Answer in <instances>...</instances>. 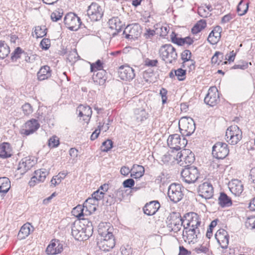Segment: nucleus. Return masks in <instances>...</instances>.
I'll list each match as a JSON object with an SVG mask.
<instances>
[{
	"instance_id": "nucleus-1",
	"label": "nucleus",
	"mask_w": 255,
	"mask_h": 255,
	"mask_svg": "<svg viewBox=\"0 0 255 255\" xmlns=\"http://www.w3.org/2000/svg\"><path fill=\"white\" fill-rule=\"evenodd\" d=\"M92 223L88 220L75 221L71 226L72 235L78 241L87 240L93 234Z\"/></svg>"
},
{
	"instance_id": "nucleus-2",
	"label": "nucleus",
	"mask_w": 255,
	"mask_h": 255,
	"mask_svg": "<svg viewBox=\"0 0 255 255\" xmlns=\"http://www.w3.org/2000/svg\"><path fill=\"white\" fill-rule=\"evenodd\" d=\"M112 230L113 228H110L109 225L104 226L103 227L100 226L98 232L102 239L97 244L101 250L108 252L115 247L116 243Z\"/></svg>"
},
{
	"instance_id": "nucleus-3",
	"label": "nucleus",
	"mask_w": 255,
	"mask_h": 255,
	"mask_svg": "<svg viewBox=\"0 0 255 255\" xmlns=\"http://www.w3.org/2000/svg\"><path fill=\"white\" fill-rule=\"evenodd\" d=\"M159 56L166 63H172L177 58L176 49L171 44H164L159 50Z\"/></svg>"
},
{
	"instance_id": "nucleus-4",
	"label": "nucleus",
	"mask_w": 255,
	"mask_h": 255,
	"mask_svg": "<svg viewBox=\"0 0 255 255\" xmlns=\"http://www.w3.org/2000/svg\"><path fill=\"white\" fill-rule=\"evenodd\" d=\"M166 223L168 230L177 234L180 231L182 226L184 227L185 225L184 224L183 218L176 213H173L168 216Z\"/></svg>"
},
{
	"instance_id": "nucleus-5",
	"label": "nucleus",
	"mask_w": 255,
	"mask_h": 255,
	"mask_svg": "<svg viewBox=\"0 0 255 255\" xmlns=\"http://www.w3.org/2000/svg\"><path fill=\"white\" fill-rule=\"evenodd\" d=\"M242 137V131L236 125L231 126L226 130V140L231 145L237 144Z\"/></svg>"
},
{
	"instance_id": "nucleus-6",
	"label": "nucleus",
	"mask_w": 255,
	"mask_h": 255,
	"mask_svg": "<svg viewBox=\"0 0 255 255\" xmlns=\"http://www.w3.org/2000/svg\"><path fill=\"white\" fill-rule=\"evenodd\" d=\"M181 175L183 181L190 184L194 183L198 179L199 172L196 167L192 166L183 169Z\"/></svg>"
},
{
	"instance_id": "nucleus-7",
	"label": "nucleus",
	"mask_w": 255,
	"mask_h": 255,
	"mask_svg": "<svg viewBox=\"0 0 255 255\" xmlns=\"http://www.w3.org/2000/svg\"><path fill=\"white\" fill-rule=\"evenodd\" d=\"M179 128L183 133L190 135L195 130V124L192 118L183 117L179 121Z\"/></svg>"
},
{
	"instance_id": "nucleus-8",
	"label": "nucleus",
	"mask_w": 255,
	"mask_h": 255,
	"mask_svg": "<svg viewBox=\"0 0 255 255\" xmlns=\"http://www.w3.org/2000/svg\"><path fill=\"white\" fill-rule=\"evenodd\" d=\"M184 224H185V227H188L189 228H194V229L200 230L201 227V222L198 215L194 212H191L186 214L183 218Z\"/></svg>"
},
{
	"instance_id": "nucleus-9",
	"label": "nucleus",
	"mask_w": 255,
	"mask_h": 255,
	"mask_svg": "<svg viewBox=\"0 0 255 255\" xmlns=\"http://www.w3.org/2000/svg\"><path fill=\"white\" fill-rule=\"evenodd\" d=\"M183 196L182 186L180 184L172 183L169 186L168 196L172 202H178L182 199Z\"/></svg>"
},
{
	"instance_id": "nucleus-10",
	"label": "nucleus",
	"mask_w": 255,
	"mask_h": 255,
	"mask_svg": "<svg viewBox=\"0 0 255 255\" xmlns=\"http://www.w3.org/2000/svg\"><path fill=\"white\" fill-rule=\"evenodd\" d=\"M200 234V230L194 229L185 227L184 225V230L182 232V236L184 241L188 244H194L197 241V239Z\"/></svg>"
},
{
	"instance_id": "nucleus-11",
	"label": "nucleus",
	"mask_w": 255,
	"mask_h": 255,
	"mask_svg": "<svg viewBox=\"0 0 255 255\" xmlns=\"http://www.w3.org/2000/svg\"><path fill=\"white\" fill-rule=\"evenodd\" d=\"M229 153V149L227 143L222 142L216 143L212 148V154L218 159L225 158Z\"/></svg>"
},
{
	"instance_id": "nucleus-12",
	"label": "nucleus",
	"mask_w": 255,
	"mask_h": 255,
	"mask_svg": "<svg viewBox=\"0 0 255 255\" xmlns=\"http://www.w3.org/2000/svg\"><path fill=\"white\" fill-rule=\"evenodd\" d=\"M64 22L66 26L71 30H78L82 23L80 18L72 12L68 13L65 16Z\"/></svg>"
},
{
	"instance_id": "nucleus-13",
	"label": "nucleus",
	"mask_w": 255,
	"mask_h": 255,
	"mask_svg": "<svg viewBox=\"0 0 255 255\" xmlns=\"http://www.w3.org/2000/svg\"><path fill=\"white\" fill-rule=\"evenodd\" d=\"M177 157L179 159L180 165L185 167H190L189 165L195 160L194 154L187 149H184L178 152Z\"/></svg>"
},
{
	"instance_id": "nucleus-14",
	"label": "nucleus",
	"mask_w": 255,
	"mask_h": 255,
	"mask_svg": "<svg viewBox=\"0 0 255 255\" xmlns=\"http://www.w3.org/2000/svg\"><path fill=\"white\" fill-rule=\"evenodd\" d=\"M104 13L102 7L96 2H92L88 7L87 14L92 21H98L101 19Z\"/></svg>"
},
{
	"instance_id": "nucleus-15",
	"label": "nucleus",
	"mask_w": 255,
	"mask_h": 255,
	"mask_svg": "<svg viewBox=\"0 0 255 255\" xmlns=\"http://www.w3.org/2000/svg\"><path fill=\"white\" fill-rule=\"evenodd\" d=\"M141 33V28L138 23L128 25L124 31V34L128 39H137Z\"/></svg>"
},
{
	"instance_id": "nucleus-16",
	"label": "nucleus",
	"mask_w": 255,
	"mask_h": 255,
	"mask_svg": "<svg viewBox=\"0 0 255 255\" xmlns=\"http://www.w3.org/2000/svg\"><path fill=\"white\" fill-rule=\"evenodd\" d=\"M219 101V93L217 88L216 87H211L204 98L205 103L211 107H213L216 105Z\"/></svg>"
},
{
	"instance_id": "nucleus-17",
	"label": "nucleus",
	"mask_w": 255,
	"mask_h": 255,
	"mask_svg": "<svg viewBox=\"0 0 255 255\" xmlns=\"http://www.w3.org/2000/svg\"><path fill=\"white\" fill-rule=\"evenodd\" d=\"M119 74L121 79L128 81L132 80L135 76L133 69L128 65L120 66Z\"/></svg>"
},
{
	"instance_id": "nucleus-18",
	"label": "nucleus",
	"mask_w": 255,
	"mask_h": 255,
	"mask_svg": "<svg viewBox=\"0 0 255 255\" xmlns=\"http://www.w3.org/2000/svg\"><path fill=\"white\" fill-rule=\"evenodd\" d=\"M199 195L206 199H210L213 195V187L208 182H205L200 184L198 189Z\"/></svg>"
},
{
	"instance_id": "nucleus-19",
	"label": "nucleus",
	"mask_w": 255,
	"mask_h": 255,
	"mask_svg": "<svg viewBox=\"0 0 255 255\" xmlns=\"http://www.w3.org/2000/svg\"><path fill=\"white\" fill-rule=\"evenodd\" d=\"M184 141L185 139L183 138L181 142L180 136L178 134L170 135L167 141L169 147L176 150H179L184 146Z\"/></svg>"
},
{
	"instance_id": "nucleus-20",
	"label": "nucleus",
	"mask_w": 255,
	"mask_h": 255,
	"mask_svg": "<svg viewBox=\"0 0 255 255\" xmlns=\"http://www.w3.org/2000/svg\"><path fill=\"white\" fill-rule=\"evenodd\" d=\"M40 125L37 120L31 119L28 121L21 130V134L29 135L36 131L39 128Z\"/></svg>"
},
{
	"instance_id": "nucleus-21",
	"label": "nucleus",
	"mask_w": 255,
	"mask_h": 255,
	"mask_svg": "<svg viewBox=\"0 0 255 255\" xmlns=\"http://www.w3.org/2000/svg\"><path fill=\"white\" fill-rule=\"evenodd\" d=\"M63 250V245L60 241L53 239L47 246L46 253L47 255H55L61 253Z\"/></svg>"
},
{
	"instance_id": "nucleus-22",
	"label": "nucleus",
	"mask_w": 255,
	"mask_h": 255,
	"mask_svg": "<svg viewBox=\"0 0 255 255\" xmlns=\"http://www.w3.org/2000/svg\"><path fill=\"white\" fill-rule=\"evenodd\" d=\"M215 237L222 248H227L229 245V236L225 230L219 229L216 232Z\"/></svg>"
},
{
	"instance_id": "nucleus-23",
	"label": "nucleus",
	"mask_w": 255,
	"mask_h": 255,
	"mask_svg": "<svg viewBox=\"0 0 255 255\" xmlns=\"http://www.w3.org/2000/svg\"><path fill=\"white\" fill-rule=\"evenodd\" d=\"M35 162L29 157L22 159L19 162L17 170L20 174H23L34 166Z\"/></svg>"
},
{
	"instance_id": "nucleus-24",
	"label": "nucleus",
	"mask_w": 255,
	"mask_h": 255,
	"mask_svg": "<svg viewBox=\"0 0 255 255\" xmlns=\"http://www.w3.org/2000/svg\"><path fill=\"white\" fill-rule=\"evenodd\" d=\"M148 114L143 109H137L134 111V115L131 118L132 124L135 126L139 125L147 118Z\"/></svg>"
},
{
	"instance_id": "nucleus-25",
	"label": "nucleus",
	"mask_w": 255,
	"mask_h": 255,
	"mask_svg": "<svg viewBox=\"0 0 255 255\" xmlns=\"http://www.w3.org/2000/svg\"><path fill=\"white\" fill-rule=\"evenodd\" d=\"M230 191L236 196H240L244 191V184L238 179H233L229 183Z\"/></svg>"
},
{
	"instance_id": "nucleus-26",
	"label": "nucleus",
	"mask_w": 255,
	"mask_h": 255,
	"mask_svg": "<svg viewBox=\"0 0 255 255\" xmlns=\"http://www.w3.org/2000/svg\"><path fill=\"white\" fill-rule=\"evenodd\" d=\"M77 112L80 117L83 118V120L88 123L91 118L92 111L89 106L80 105L78 106Z\"/></svg>"
},
{
	"instance_id": "nucleus-27",
	"label": "nucleus",
	"mask_w": 255,
	"mask_h": 255,
	"mask_svg": "<svg viewBox=\"0 0 255 255\" xmlns=\"http://www.w3.org/2000/svg\"><path fill=\"white\" fill-rule=\"evenodd\" d=\"M160 204L158 201H152L147 203L143 207L144 214L148 216L153 215L158 211Z\"/></svg>"
},
{
	"instance_id": "nucleus-28",
	"label": "nucleus",
	"mask_w": 255,
	"mask_h": 255,
	"mask_svg": "<svg viewBox=\"0 0 255 255\" xmlns=\"http://www.w3.org/2000/svg\"><path fill=\"white\" fill-rule=\"evenodd\" d=\"M52 71L50 67L47 65L42 66L37 73V79L39 81L48 79L51 76Z\"/></svg>"
},
{
	"instance_id": "nucleus-29",
	"label": "nucleus",
	"mask_w": 255,
	"mask_h": 255,
	"mask_svg": "<svg viewBox=\"0 0 255 255\" xmlns=\"http://www.w3.org/2000/svg\"><path fill=\"white\" fill-rule=\"evenodd\" d=\"M12 155V148L9 143L3 142L0 145V157L6 158Z\"/></svg>"
},
{
	"instance_id": "nucleus-30",
	"label": "nucleus",
	"mask_w": 255,
	"mask_h": 255,
	"mask_svg": "<svg viewBox=\"0 0 255 255\" xmlns=\"http://www.w3.org/2000/svg\"><path fill=\"white\" fill-rule=\"evenodd\" d=\"M109 25L110 28L115 30L116 31L114 34L119 33L122 30L123 24L120 19L118 17H113L109 20Z\"/></svg>"
},
{
	"instance_id": "nucleus-31",
	"label": "nucleus",
	"mask_w": 255,
	"mask_h": 255,
	"mask_svg": "<svg viewBox=\"0 0 255 255\" xmlns=\"http://www.w3.org/2000/svg\"><path fill=\"white\" fill-rule=\"evenodd\" d=\"M33 231V227L30 224L27 223L24 224L21 228L18 234V239L22 240L27 237L31 232Z\"/></svg>"
},
{
	"instance_id": "nucleus-32",
	"label": "nucleus",
	"mask_w": 255,
	"mask_h": 255,
	"mask_svg": "<svg viewBox=\"0 0 255 255\" xmlns=\"http://www.w3.org/2000/svg\"><path fill=\"white\" fill-rule=\"evenodd\" d=\"M144 172V168L141 165L134 164L131 168L130 176L137 179L142 177Z\"/></svg>"
},
{
	"instance_id": "nucleus-33",
	"label": "nucleus",
	"mask_w": 255,
	"mask_h": 255,
	"mask_svg": "<svg viewBox=\"0 0 255 255\" xmlns=\"http://www.w3.org/2000/svg\"><path fill=\"white\" fill-rule=\"evenodd\" d=\"M213 10L211 5H202L198 7V13L203 17H208L211 15L210 13Z\"/></svg>"
},
{
	"instance_id": "nucleus-34",
	"label": "nucleus",
	"mask_w": 255,
	"mask_h": 255,
	"mask_svg": "<svg viewBox=\"0 0 255 255\" xmlns=\"http://www.w3.org/2000/svg\"><path fill=\"white\" fill-rule=\"evenodd\" d=\"M218 201L219 204L222 207H230L232 205L231 198L225 193H221Z\"/></svg>"
},
{
	"instance_id": "nucleus-35",
	"label": "nucleus",
	"mask_w": 255,
	"mask_h": 255,
	"mask_svg": "<svg viewBox=\"0 0 255 255\" xmlns=\"http://www.w3.org/2000/svg\"><path fill=\"white\" fill-rule=\"evenodd\" d=\"M72 214L73 215L78 218L80 221L82 220H86L84 218H83L84 216H86L85 214V210L84 206L78 205L75 208H74L72 211Z\"/></svg>"
},
{
	"instance_id": "nucleus-36",
	"label": "nucleus",
	"mask_w": 255,
	"mask_h": 255,
	"mask_svg": "<svg viewBox=\"0 0 255 255\" xmlns=\"http://www.w3.org/2000/svg\"><path fill=\"white\" fill-rule=\"evenodd\" d=\"M10 188V182L7 177L0 178V192L6 193Z\"/></svg>"
},
{
	"instance_id": "nucleus-37",
	"label": "nucleus",
	"mask_w": 255,
	"mask_h": 255,
	"mask_svg": "<svg viewBox=\"0 0 255 255\" xmlns=\"http://www.w3.org/2000/svg\"><path fill=\"white\" fill-rule=\"evenodd\" d=\"M249 8V3L244 0H241L237 6V12L240 16L245 15L248 11Z\"/></svg>"
},
{
	"instance_id": "nucleus-38",
	"label": "nucleus",
	"mask_w": 255,
	"mask_h": 255,
	"mask_svg": "<svg viewBox=\"0 0 255 255\" xmlns=\"http://www.w3.org/2000/svg\"><path fill=\"white\" fill-rule=\"evenodd\" d=\"M207 23L205 20L201 19L198 21L193 27L191 31L193 34H197L206 27Z\"/></svg>"
},
{
	"instance_id": "nucleus-39",
	"label": "nucleus",
	"mask_w": 255,
	"mask_h": 255,
	"mask_svg": "<svg viewBox=\"0 0 255 255\" xmlns=\"http://www.w3.org/2000/svg\"><path fill=\"white\" fill-rule=\"evenodd\" d=\"M106 72L105 70L99 71L96 75L93 76V79L95 82L99 83L100 85H103L106 79Z\"/></svg>"
},
{
	"instance_id": "nucleus-40",
	"label": "nucleus",
	"mask_w": 255,
	"mask_h": 255,
	"mask_svg": "<svg viewBox=\"0 0 255 255\" xmlns=\"http://www.w3.org/2000/svg\"><path fill=\"white\" fill-rule=\"evenodd\" d=\"M10 52L9 47L4 42L0 41V59H4Z\"/></svg>"
},
{
	"instance_id": "nucleus-41",
	"label": "nucleus",
	"mask_w": 255,
	"mask_h": 255,
	"mask_svg": "<svg viewBox=\"0 0 255 255\" xmlns=\"http://www.w3.org/2000/svg\"><path fill=\"white\" fill-rule=\"evenodd\" d=\"M34 176L36 177L38 182H43L47 175L48 174V172L45 169H39L35 171Z\"/></svg>"
},
{
	"instance_id": "nucleus-42",
	"label": "nucleus",
	"mask_w": 255,
	"mask_h": 255,
	"mask_svg": "<svg viewBox=\"0 0 255 255\" xmlns=\"http://www.w3.org/2000/svg\"><path fill=\"white\" fill-rule=\"evenodd\" d=\"M34 33L37 38L42 37L46 35L47 28L45 25L35 26Z\"/></svg>"
},
{
	"instance_id": "nucleus-43",
	"label": "nucleus",
	"mask_w": 255,
	"mask_h": 255,
	"mask_svg": "<svg viewBox=\"0 0 255 255\" xmlns=\"http://www.w3.org/2000/svg\"><path fill=\"white\" fill-rule=\"evenodd\" d=\"M67 174V172L63 171L60 172L57 175L53 177L51 180V184L54 186L59 184L61 182L62 179H63L66 177Z\"/></svg>"
},
{
	"instance_id": "nucleus-44",
	"label": "nucleus",
	"mask_w": 255,
	"mask_h": 255,
	"mask_svg": "<svg viewBox=\"0 0 255 255\" xmlns=\"http://www.w3.org/2000/svg\"><path fill=\"white\" fill-rule=\"evenodd\" d=\"M220 34H218L216 33H214V34H213L211 31L208 36V41L212 44H215L220 40Z\"/></svg>"
},
{
	"instance_id": "nucleus-45",
	"label": "nucleus",
	"mask_w": 255,
	"mask_h": 255,
	"mask_svg": "<svg viewBox=\"0 0 255 255\" xmlns=\"http://www.w3.org/2000/svg\"><path fill=\"white\" fill-rule=\"evenodd\" d=\"M103 63L100 60H98L95 63H91L90 69L91 72H94L96 70L101 71L103 70Z\"/></svg>"
},
{
	"instance_id": "nucleus-46",
	"label": "nucleus",
	"mask_w": 255,
	"mask_h": 255,
	"mask_svg": "<svg viewBox=\"0 0 255 255\" xmlns=\"http://www.w3.org/2000/svg\"><path fill=\"white\" fill-rule=\"evenodd\" d=\"M174 74L179 81H183L185 79L186 71L181 68L174 70Z\"/></svg>"
},
{
	"instance_id": "nucleus-47",
	"label": "nucleus",
	"mask_w": 255,
	"mask_h": 255,
	"mask_svg": "<svg viewBox=\"0 0 255 255\" xmlns=\"http://www.w3.org/2000/svg\"><path fill=\"white\" fill-rule=\"evenodd\" d=\"M223 58V53L217 51L215 52L211 59L212 63L214 64H219L220 62L222 61V59Z\"/></svg>"
},
{
	"instance_id": "nucleus-48",
	"label": "nucleus",
	"mask_w": 255,
	"mask_h": 255,
	"mask_svg": "<svg viewBox=\"0 0 255 255\" xmlns=\"http://www.w3.org/2000/svg\"><path fill=\"white\" fill-rule=\"evenodd\" d=\"M83 206L86 216L91 214L96 210L97 206L85 204H83Z\"/></svg>"
},
{
	"instance_id": "nucleus-49",
	"label": "nucleus",
	"mask_w": 255,
	"mask_h": 255,
	"mask_svg": "<svg viewBox=\"0 0 255 255\" xmlns=\"http://www.w3.org/2000/svg\"><path fill=\"white\" fill-rule=\"evenodd\" d=\"M120 250L123 255H131L133 253L132 248L128 245L122 246Z\"/></svg>"
},
{
	"instance_id": "nucleus-50",
	"label": "nucleus",
	"mask_w": 255,
	"mask_h": 255,
	"mask_svg": "<svg viewBox=\"0 0 255 255\" xmlns=\"http://www.w3.org/2000/svg\"><path fill=\"white\" fill-rule=\"evenodd\" d=\"M246 227L249 229H255V217L252 216L247 218L245 222Z\"/></svg>"
},
{
	"instance_id": "nucleus-51",
	"label": "nucleus",
	"mask_w": 255,
	"mask_h": 255,
	"mask_svg": "<svg viewBox=\"0 0 255 255\" xmlns=\"http://www.w3.org/2000/svg\"><path fill=\"white\" fill-rule=\"evenodd\" d=\"M24 51L19 47H17L12 53L11 58L12 61L16 60L20 57L21 54H23Z\"/></svg>"
},
{
	"instance_id": "nucleus-52",
	"label": "nucleus",
	"mask_w": 255,
	"mask_h": 255,
	"mask_svg": "<svg viewBox=\"0 0 255 255\" xmlns=\"http://www.w3.org/2000/svg\"><path fill=\"white\" fill-rule=\"evenodd\" d=\"M195 62L194 60H190L187 61H184L182 63V66L183 68H188L189 71H192L195 69Z\"/></svg>"
},
{
	"instance_id": "nucleus-53",
	"label": "nucleus",
	"mask_w": 255,
	"mask_h": 255,
	"mask_svg": "<svg viewBox=\"0 0 255 255\" xmlns=\"http://www.w3.org/2000/svg\"><path fill=\"white\" fill-rule=\"evenodd\" d=\"M171 39L172 42L176 43L178 45H184V38L177 37L174 32L172 33V34L171 35Z\"/></svg>"
},
{
	"instance_id": "nucleus-54",
	"label": "nucleus",
	"mask_w": 255,
	"mask_h": 255,
	"mask_svg": "<svg viewBox=\"0 0 255 255\" xmlns=\"http://www.w3.org/2000/svg\"><path fill=\"white\" fill-rule=\"evenodd\" d=\"M113 147V142L110 139H108L102 143V151L104 152H107L110 150Z\"/></svg>"
},
{
	"instance_id": "nucleus-55",
	"label": "nucleus",
	"mask_w": 255,
	"mask_h": 255,
	"mask_svg": "<svg viewBox=\"0 0 255 255\" xmlns=\"http://www.w3.org/2000/svg\"><path fill=\"white\" fill-rule=\"evenodd\" d=\"M23 112L25 115H29L33 112V109L29 103H25L22 106Z\"/></svg>"
},
{
	"instance_id": "nucleus-56",
	"label": "nucleus",
	"mask_w": 255,
	"mask_h": 255,
	"mask_svg": "<svg viewBox=\"0 0 255 255\" xmlns=\"http://www.w3.org/2000/svg\"><path fill=\"white\" fill-rule=\"evenodd\" d=\"M48 141L49 147L52 148L56 147L59 144V139L56 136H53L50 137Z\"/></svg>"
},
{
	"instance_id": "nucleus-57",
	"label": "nucleus",
	"mask_w": 255,
	"mask_h": 255,
	"mask_svg": "<svg viewBox=\"0 0 255 255\" xmlns=\"http://www.w3.org/2000/svg\"><path fill=\"white\" fill-rule=\"evenodd\" d=\"M192 53L189 50H185L181 53V59L184 61H187L191 60Z\"/></svg>"
},
{
	"instance_id": "nucleus-58",
	"label": "nucleus",
	"mask_w": 255,
	"mask_h": 255,
	"mask_svg": "<svg viewBox=\"0 0 255 255\" xmlns=\"http://www.w3.org/2000/svg\"><path fill=\"white\" fill-rule=\"evenodd\" d=\"M248 67V63L244 61H240L237 64H235L233 68L236 69H241L242 70H245Z\"/></svg>"
},
{
	"instance_id": "nucleus-59",
	"label": "nucleus",
	"mask_w": 255,
	"mask_h": 255,
	"mask_svg": "<svg viewBox=\"0 0 255 255\" xmlns=\"http://www.w3.org/2000/svg\"><path fill=\"white\" fill-rule=\"evenodd\" d=\"M62 16V13L59 11H55L51 14V18L53 21H57L61 18Z\"/></svg>"
},
{
	"instance_id": "nucleus-60",
	"label": "nucleus",
	"mask_w": 255,
	"mask_h": 255,
	"mask_svg": "<svg viewBox=\"0 0 255 255\" xmlns=\"http://www.w3.org/2000/svg\"><path fill=\"white\" fill-rule=\"evenodd\" d=\"M104 193L103 191H101L100 189L97 190L96 191L94 192L92 196L94 197L97 201H99L102 199L104 197Z\"/></svg>"
},
{
	"instance_id": "nucleus-61",
	"label": "nucleus",
	"mask_w": 255,
	"mask_h": 255,
	"mask_svg": "<svg viewBox=\"0 0 255 255\" xmlns=\"http://www.w3.org/2000/svg\"><path fill=\"white\" fill-rule=\"evenodd\" d=\"M40 46L42 49L47 50L50 46V40L48 38H43L40 42Z\"/></svg>"
},
{
	"instance_id": "nucleus-62",
	"label": "nucleus",
	"mask_w": 255,
	"mask_h": 255,
	"mask_svg": "<svg viewBox=\"0 0 255 255\" xmlns=\"http://www.w3.org/2000/svg\"><path fill=\"white\" fill-rule=\"evenodd\" d=\"M113 196L117 199L118 200L121 201L124 196V191L122 188H120L115 190Z\"/></svg>"
},
{
	"instance_id": "nucleus-63",
	"label": "nucleus",
	"mask_w": 255,
	"mask_h": 255,
	"mask_svg": "<svg viewBox=\"0 0 255 255\" xmlns=\"http://www.w3.org/2000/svg\"><path fill=\"white\" fill-rule=\"evenodd\" d=\"M235 17L234 14L232 13H228L224 15L221 19V23L225 24L229 22L231 19H233Z\"/></svg>"
},
{
	"instance_id": "nucleus-64",
	"label": "nucleus",
	"mask_w": 255,
	"mask_h": 255,
	"mask_svg": "<svg viewBox=\"0 0 255 255\" xmlns=\"http://www.w3.org/2000/svg\"><path fill=\"white\" fill-rule=\"evenodd\" d=\"M134 181L131 178L125 180L123 185L125 188H131L134 185Z\"/></svg>"
}]
</instances>
